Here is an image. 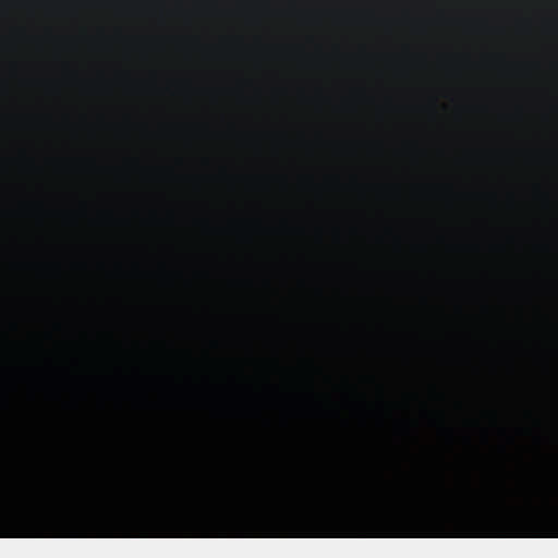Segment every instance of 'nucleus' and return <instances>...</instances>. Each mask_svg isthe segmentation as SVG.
I'll list each match as a JSON object with an SVG mask.
<instances>
[{
    "label": "nucleus",
    "mask_w": 558,
    "mask_h": 558,
    "mask_svg": "<svg viewBox=\"0 0 558 558\" xmlns=\"http://www.w3.org/2000/svg\"><path fill=\"white\" fill-rule=\"evenodd\" d=\"M106 4H111V2H110V1H108V2H106Z\"/></svg>",
    "instance_id": "obj_3"
},
{
    "label": "nucleus",
    "mask_w": 558,
    "mask_h": 558,
    "mask_svg": "<svg viewBox=\"0 0 558 558\" xmlns=\"http://www.w3.org/2000/svg\"><path fill=\"white\" fill-rule=\"evenodd\" d=\"M80 385V374L76 369H66L62 377L61 389L65 391H74Z\"/></svg>",
    "instance_id": "obj_1"
},
{
    "label": "nucleus",
    "mask_w": 558,
    "mask_h": 558,
    "mask_svg": "<svg viewBox=\"0 0 558 558\" xmlns=\"http://www.w3.org/2000/svg\"><path fill=\"white\" fill-rule=\"evenodd\" d=\"M131 389L137 391L138 389H141V383L133 380V383H131Z\"/></svg>",
    "instance_id": "obj_2"
}]
</instances>
